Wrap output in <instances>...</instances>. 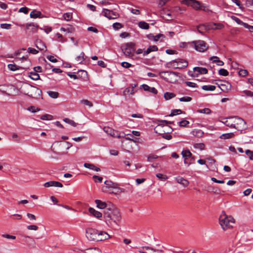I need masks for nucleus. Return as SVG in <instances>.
I'll use <instances>...</instances> for the list:
<instances>
[{"instance_id": "obj_15", "label": "nucleus", "mask_w": 253, "mask_h": 253, "mask_svg": "<svg viewBox=\"0 0 253 253\" xmlns=\"http://www.w3.org/2000/svg\"><path fill=\"white\" fill-rule=\"evenodd\" d=\"M193 71L194 76H198L199 74H206L208 72L207 68L200 67H194Z\"/></svg>"}, {"instance_id": "obj_58", "label": "nucleus", "mask_w": 253, "mask_h": 253, "mask_svg": "<svg viewBox=\"0 0 253 253\" xmlns=\"http://www.w3.org/2000/svg\"><path fill=\"white\" fill-rule=\"evenodd\" d=\"M81 103H83L85 105L88 106L89 107H90L93 106V104L91 102L86 99L81 100Z\"/></svg>"}, {"instance_id": "obj_64", "label": "nucleus", "mask_w": 253, "mask_h": 253, "mask_svg": "<svg viewBox=\"0 0 253 253\" xmlns=\"http://www.w3.org/2000/svg\"><path fill=\"white\" fill-rule=\"evenodd\" d=\"M246 5L248 7H253V0H246Z\"/></svg>"}, {"instance_id": "obj_52", "label": "nucleus", "mask_w": 253, "mask_h": 253, "mask_svg": "<svg viewBox=\"0 0 253 253\" xmlns=\"http://www.w3.org/2000/svg\"><path fill=\"white\" fill-rule=\"evenodd\" d=\"M123 25L120 23L116 22L113 24V28L114 30H117L123 28Z\"/></svg>"}, {"instance_id": "obj_61", "label": "nucleus", "mask_w": 253, "mask_h": 253, "mask_svg": "<svg viewBox=\"0 0 253 253\" xmlns=\"http://www.w3.org/2000/svg\"><path fill=\"white\" fill-rule=\"evenodd\" d=\"M92 178H93V179L94 180V181L95 182H102V180H103V178L101 176H97V175H94L93 176Z\"/></svg>"}, {"instance_id": "obj_50", "label": "nucleus", "mask_w": 253, "mask_h": 253, "mask_svg": "<svg viewBox=\"0 0 253 253\" xmlns=\"http://www.w3.org/2000/svg\"><path fill=\"white\" fill-rule=\"evenodd\" d=\"M52 118V116L49 114H44L41 117V119L42 120H51Z\"/></svg>"}, {"instance_id": "obj_10", "label": "nucleus", "mask_w": 253, "mask_h": 253, "mask_svg": "<svg viewBox=\"0 0 253 253\" xmlns=\"http://www.w3.org/2000/svg\"><path fill=\"white\" fill-rule=\"evenodd\" d=\"M134 50V45L132 43H126L125 47L122 48L125 55L129 57H132L133 56Z\"/></svg>"}, {"instance_id": "obj_35", "label": "nucleus", "mask_w": 253, "mask_h": 253, "mask_svg": "<svg viewBox=\"0 0 253 253\" xmlns=\"http://www.w3.org/2000/svg\"><path fill=\"white\" fill-rule=\"evenodd\" d=\"M95 202L96 204L97 207L99 209H103L106 207V203L102 202L100 200H96Z\"/></svg>"}, {"instance_id": "obj_46", "label": "nucleus", "mask_w": 253, "mask_h": 253, "mask_svg": "<svg viewBox=\"0 0 253 253\" xmlns=\"http://www.w3.org/2000/svg\"><path fill=\"white\" fill-rule=\"evenodd\" d=\"M86 253H101V251L97 248H91L86 250Z\"/></svg>"}, {"instance_id": "obj_53", "label": "nucleus", "mask_w": 253, "mask_h": 253, "mask_svg": "<svg viewBox=\"0 0 253 253\" xmlns=\"http://www.w3.org/2000/svg\"><path fill=\"white\" fill-rule=\"evenodd\" d=\"M182 111L180 109L173 110L171 113L169 114V116H173L176 115L180 114L182 113Z\"/></svg>"}, {"instance_id": "obj_39", "label": "nucleus", "mask_w": 253, "mask_h": 253, "mask_svg": "<svg viewBox=\"0 0 253 253\" xmlns=\"http://www.w3.org/2000/svg\"><path fill=\"white\" fill-rule=\"evenodd\" d=\"M104 184L107 187H108L110 189H112V188H114V186H116L117 184H118L116 183H114L109 180L105 181L104 182Z\"/></svg>"}, {"instance_id": "obj_32", "label": "nucleus", "mask_w": 253, "mask_h": 253, "mask_svg": "<svg viewBox=\"0 0 253 253\" xmlns=\"http://www.w3.org/2000/svg\"><path fill=\"white\" fill-rule=\"evenodd\" d=\"M237 22L243 25L245 28H247V29H248L251 32H252L253 33V26H251V25H249L247 23H244L242 21H241L240 20H239V19L237 18Z\"/></svg>"}, {"instance_id": "obj_40", "label": "nucleus", "mask_w": 253, "mask_h": 253, "mask_svg": "<svg viewBox=\"0 0 253 253\" xmlns=\"http://www.w3.org/2000/svg\"><path fill=\"white\" fill-rule=\"evenodd\" d=\"M197 112L199 113H203L207 115H209L211 113V111L210 109L205 108L202 109H199L197 111Z\"/></svg>"}, {"instance_id": "obj_36", "label": "nucleus", "mask_w": 253, "mask_h": 253, "mask_svg": "<svg viewBox=\"0 0 253 253\" xmlns=\"http://www.w3.org/2000/svg\"><path fill=\"white\" fill-rule=\"evenodd\" d=\"M7 68L12 71H15L21 68V67L17 66L15 64H9L7 65Z\"/></svg>"}, {"instance_id": "obj_2", "label": "nucleus", "mask_w": 253, "mask_h": 253, "mask_svg": "<svg viewBox=\"0 0 253 253\" xmlns=\"http://www.w3.org/2000/svg\"><path fill=\"white\" fill-rule=\"evenodd\" d=\"M219 222L222 229L226 230L233 227L235 219L232 216H228L224 211H222L219 218Z\"/></svg>"}, {"instance_id": "obj_38", "label": "nucleus", "mask_w": 253, "mask_h": 253, "mask_svg": "<svg viewBox=\"0 0 253 253\" xmlns=\"http://www.w3.org/2000/svg\"><path fill=\"white\" fill-rule=\"evenodd\" d=\"M202 88L204 90L213 91L215 89L216 87L213 85H205Z\"/></svg>"}, {"instance_id": "obj_51", "label": "nucleus", "mask_w": 253, "mask_h": 253, "mask_svg": "<svg viewBox=\"0 0 253 253\" xmlns=\"http://www.w3.org/2000/svg\"><path fill=\"white\" fill-rule=\"evenodd\" d=\"M64 19L66 21H70L72 18V13L68 12L63 15Z\"/></svg>"}, {"instance_id": "obj_12", "label": "nucleus", "mask_w": 253, "mask_h": 253, "mask_svg": "<svg viewBox=\"0 0 253 253\" xmlns=\"http://www.w3.org/2000/svg\"><path fill=\"white\" fill-rule=\"evenodd\" d=\"M104 15L109 19H116L119 17V14L113 10L104 8L103 9Z\"/></svg>"}, {"instance_id": "obj_20", "label": "nucleus", "mask_w": 253, "mask_h": 253, "mask_svg": "<svg viewBox=\"0 0 253 253\" xmlns=\"http://www.w3.org/2000/svg\"><path fill=\"white\" fill-rule=\"evenodd\" d=\"M36 47L41 51H45L46 47L45 44L41 40H37L35 42Z\"/></svg>"}, {"instance_id": "obj_4", "label": "nucleus", "mask_w": 253, "mask_h": 253, "mask_svg": "<svg viewBox=\"0 0 253 253\" xmlns=\"http://www.w3.org/2000/svg\"><path fill=\"white\" fill-rule=\"evenodd\" d=\"M167 65L168 67L180 69L186 67L188 66V62L182 59H177L169 62Z\"/></svg>"}, {"instance_id": "obj_37", "label": "nucleus", "mask_w": 253, "mask_h": 253, "mask_svg": "<svg viewBox=\"0 0 253 253\" xmlns=\"http://www.w3.org/2000/svg\"><path fill=\"white\" fill-rule=\"evenodd\" d=\"M138 26L142 29H148L149 28V24L145 21H140L138 23Z\"/></svg>"}, {"instance_id": "obj_6", "label": "nucleus", "mask_w": 253, "mask_h": 253, "mask_svg": "<svg viewBox=\"0 0 253 253\" xmlns=\"http://www.w3.org/2000/svg\"><path fill=\"white\" fill-rule=\"evenodd\" d=\"M181 155L184 158V163L185 164L189 166L195 163L194 157L189 150H183L181 152Z\"/></svg>"}, {"instance_id": "obj_33", "label": "nucleus", "mask_w": 253, "mask_h": 253, "mask_svg": "<svg viewBox=\"0 0 253 253\" xmlns=\"http://www.w3.org/2000/svg\"><path fill=\"white\" fill-rule=\"evenodd\" d=\"M85 54L83 52H82L80 55L75 58V60L77 63L79 64L82 63L85 59Z\"/></svg>"}, {"instance_id": "obj_16", "label": "nucleus", "mask_w": 253, "mask_h": 253, "mask_svg": "<svg viewBox=\"0 0 253 253\" xmlns=\"http://www.w3.org/2000/svg\"><path fill=\"white\" fill-rule=\"evenodd\" d=\"M97 237V242H98L106 240L111 238V237L105 231H98V236Z\"/></svg>"}, {"instance_id": "obj_31", "label": "nucleus", "mask_w": 253, "mask_h": 253, "mask_svg": "<svg viewBox=\"0 0 253 253\" xmlns=\"http://www.w3.org/2000/svg\"><path fill=\"white\" fill-rule=\"evenodd\" d=\"M158 50V48L156 45H151L148 47L147 50L144 52L143 56H146L152 51H156Z\"/></svg>"}, {"instance_id": "obj_26", "label": "nucleus", "mask_w": 253, "mask_h": 253, "mask_svg": "<svg viewBox=\"0 0 253 253\" xmlns=\"http://www.w3.org/2000/svg\"><path fill=\"white\" fill-rule=\"evenodd\" d=\"M134 92L135 89L133 86L128 87L126 88L123 91L124 95L126 97L133 94Z\"/></svg>"}, {"instance_id": "obj_45", "label": "nucleus", "mask_w": 253, "mask_h": 253, "mask_svg": "<svg viewBox=\"0 0 253 253\" xmlns=\"http://www.w3.org/2000/svg\"><path fill=\"white\" fill-rule=\"evenodd\" d=\"M234 136V133L231 132V133H224V134H222L220 136V138H222V139H229V138L233 137Z\"/></svg>"}, {"instance_id": "obj_28", "label": "nucleus", "mask_w": 253, "mask_h": 253, "mask_svg": "<svg viewBox=\"0 0 253 253\" xmlns=\"http://www.w3.org/2000/svg\"><path fill=\"white\" fill-rule=\"evenodd\" d=\"M60 31L66 32L68 33H73L75 31V29L71 25H68L66 27H61Z\"/></svg>"}, {"instance_id": "obj_43", "label": "nucleus", "mask_w": 253, "mask_h": 253, "mask_svg": "<svg viewBox=\"0 0 253 253\" xmlns=\"http://www.w3.org/2000/svg\"><path fill=\"white\" fill-rule=\"evenodd\" d=\"M175 95L174 93H171V92H167L164 94V98L167 100H169V99L173 98L174 97H175Z\"/></svg>"}, {"instance_id": "obj_18", "label": "nucleus", "mask_w": 253, "mask_h": 253, "mask_svg": "<svg viewBox=\"0 0 253 253\" xmlns=\"http://www.w3.org/2000/svg\"><path fill=\"white\" fill-rule=\"evenodd\" d=\"M174 179L178 183L181 184L184 187H187L189 184V182L187 179L180 176L175 177Z\"/></svg>"}, {"instance_id": "obj_42", "label": "nucleus", "mask_w": 253, "mask_h": 253, "mask_svg": "<svg viewBox=\"0 0 253 253\" xmlns=\"http://www.w3.org/2000/svg\"><path fill=\"white\" fill-rule=\"evenodd\" d=\"M48 95L52 98L56 99L59 96V93L56 91H49L47 92Z\"/></svg>"}, {"instance_id": "obj_23", "label": "nucleus", "mask_w": 253, "mask_h": 253, "mask_svg": "<svg viewBox=\"0 0 253 253\" xmlns=\"http://www.w3.org/2000/svg\"><path fill=\"white\" fill-rule=\"evenodd\" d=\"M142 88L145 90L151 92L153 94H156L158 92L157 90L154 87H150L147 84H142Z\"/></svg>"}, {"instance_id": "obj_29", "label": "nucleus", "mask_w": 253, "mask_h": 253, "mask_svg": "<svg viewBox=\"0 0 253 253\" xmlns=\"http://www.w3.org/2000/svg\"><path fill=\"white\" fill-rule=\"evenodd\" d=\"M84 167L85 168L89 169H90L96 171H100V169L99 168L95 167L93 164L85 163L84 165Z\"/></svg>"}, {"instance_id": "obj_25", "label": "nucleus", "mask_w": 253, "mask_h": 253, "mask_svg": "<svg viewBox=\"0 0 253 253\" xmlns=\"http://www.w3.org/2000/svg\"><path fill=\"white\" fill-rule=\"evenodd\" d=\"M210 28H210L205 24L200 25L197 27L198 32L202 34H204L207 31L209 30Z\"/></svg>"}, {"instance_id": "obj_7", "label": "nucleus", "mask_w": 253, "mask_h": 253, "mask_svg": "<svg viewBox=\"0 0 253 253\" xmlns=\"http://www.w3.org/2000/svg\"><path fill=\"white\" fill-rule=\"evenodd\" d=\"M85 235L88 240L97 242L98 230L92 228H88L86 229Z\"/></svg>"}, {"instance_id": "obj_60", "label": "nucleus", "mask_w": 253, "mask_h": 253, "mask_svg": "<svg viewBox=\"0 0 253 253\" xmlns=\"http://www.w3.org/2000/svg\"><path fill=\"white\" fill-rule=\"evenodd\" d=\"M28 110L33 113H36L40 110V109L35 106H31L28 108Z\"/></svg>"}, {"instance_id": "obj_22", "label": "nucleus", "mask_w": 253, "mask_h": 253, "mask_svg": "<svg viewBox=\"0 0 253 253\" xmlns=\"http://www.w3.org/2000/svg\"><path fill=\"white\" fill-rule=\"evenodd\" d=\"M125 190L124 189L120 188L119 187V184H117L116 186H114V188H112V189L109 190V194H113L115 195L118 194L122 192H124Z\"/></svg>"}, {"instance_id": "obj_55", "label": "nucleus", "mask_w": 253, "mask_h": 253, "mask_svg": "<svg viewBox=\"0 0 253 253\" xmlns=\"http://www.w3.org/2000/svg\"><path fill=\"white\" fill-rule=\"evenodd\" d=\"M158 156L156 155H150L147 157V161L150 162H152L154 159L158 158Z\"/></svg>"}, {"instance_id": "obj_8", "label": "nucleus", "mask_w": 253, "mask_h": 253, "mask_svg": "<svg viewBox=\"0 0 253 253\" xmlns=\"http://www.w3.org/2000/svg\"><path fill=\"white\" fill-rule=\"evenodd\" d=\"M192 43L194 45L195 49L199 52H204L208 48L207 44L202 40L195 41Z\"/></svg>"}, {"instance_id": "obj_3", "label": "nucleus", "mask_w": 253, "mask_h": 253, "mask_svg": "<svg viewBox=\"0 0 253 253\" xmlns=\"http://www.w3.org/2000/svg\"><path fill=\"white\" fill-rule=\"evenodd\" d=\"M160 77L166 81L175 83L180 78L179 74L172 71H164L159 73Z\"/></svg>"}, {"instance_id": "obj_24", "label": "nucleus", "mask_w": 253, "mask_h": 253, "mask_svg": "<svg viewBox=\"0 0 253 253\" xmlns=\"http://www.w3.org/2000/svg\"><path fill=\"white\" fill-rule=\"evenodd\" d=\"M219 87L223 92H227L231 89V84L228 82H225L221 84Z\"/></svg>"}, {"instance_id": "obj_5", "label": "nucleus", "mask_w": 253, "mask_h": 253, "mask_svg": "<svg viewBox=\"0 0 253 253\" xmlns=\"http://www.w3.org/2000/svg\"><path fill=\"white\" fill-rule=\"evenodd\" d=\"M159 124L154 128V131L156 133L159 134H163L166 131L164 127H168V124H171V122L166 120L158 121Z\"/></svg>"}, {"instance_id": "obj_48", "label": "nucleus", "mask_w": 253, "mask_h": 253, "mask_svg": "<svg viewBox=\"0 0 253 253\" xmlns=\"http://www.w3.org/2000/svg\"><path fill=\"white\" fill-rule=\"evenodd\" d=\"M64 122L65 123L70 124V125L73 126H76L77 123H76L74 121L70 120L68 118H65L63 120Z\"/></svg>"}, {"instance_id": "obj_34", "label": "nucleus", "mask_w": 253, "mask_h": 253, "mask_svg": "<svg viewBox=\"0 0 253 253\" xmlns=\"http://www.w3.org/2000/svg\"><path fill=\"white\" fill-rule=\"evenodd\" d=\"M211 60L213 62L216 63L217 65L218 66H223L224 65V62L219 60V58L217 56H212L211 58Z\"/></svg>"}, {"instance_id": "obj_14", "label": "nucleus", "mask_w": 253, "mask_h": 253, "mask_svg": "<svg viewBox=\"0 0 253 253\" xmlns=\"http://www.w3.org/2000/svg\"><path fill=\"white\" fill-rule=\"evenodd\" d=\"M22 50H25V49L22 48L20 50H18L17 51H16L13 54H11V55H8L7 57L8 58H14L16 57V58L17 59H22L23 60L27 61L28 60V57L27 56H22V57H20V54Z\"/></svg>"}, {"instance_id": "obj_54", "label": "nucleus", "mask_w": 253, "mask_h": 253, "mask_svg": "<svg viewBox=\"0 0 253 253\" xmlns=\"http://www.w3.org/2000/svg\"><path fill=\"white\" fill-rule=\"evenodd\" d=\"M181 102H190L192 100V98L189 96H184L179 99Z\"/></svg>"}, {"instance_id": "obj_17", "label": "nucleus", "mask_w": 253, "mask_h": 253, "mask_svg": "<svg viewBox=\"0 0 253 253\" xmlns=\"http://www.w3.org/2000/svg\"><path fill=\"white\" fill-rule=\"evenodd\" d=\"M44 186L45 187H56L61 188L63 187V184L58 181H50L45 182L44 184Z\"/></svg>"}, {"instance_id": "obj_1", "label": "nucleus", "mask_w": 253, "mask_h": 253, "mask_svg": "<svg viewBox=\"0 0 253 253\" xmlns=\"http://www.w3.org/2000/svg\"><path fill=\"white\" fill-rule=\"evenodd\" d=\"M106 222L110 225L118 224L121 219L119 211L116 208L107 209L104 214Z\"/></svg>"}, {"instance_id": "obj_47", "label": "nucleus", "mask_w": 253, "mask_h": 253, "mask_svg": "<svg viewBox=\"0 0 253 253\" xmlns=\"http://www.w3.org/2000/svg\"><path fill=\"white\" fill-rule=\"evenodd\" d=\"M30 78L33 80H38L40 79L39 75L36 72H31L30 73Z\"/></svg>"}, {"instance_id": "obj_27", "label": "nucleus", "mask_w": 253, "mask_h": 253, "mask_svg": "<svg viewBox=\"0 0 253 253\" xmlns=\"http://www.w3.org/2000/svg\"><path fill=\"white\" fill-rule=\"evenodd\" d=\"M27 30L29 34H33L37 31V26L33 24H27L26 26Z\"/></svg>"}, {"instance_id": "obj_57", "label": "nucleus", "mask_w": 253, "mask_h": 253, "mask_svg": "<svg viewBox=\"0 0 253 253\" xmlns=\"http://www.w3.org/2000/svg\"><path fill=\"white\" fill-rule=\"evenodd\" d=\"M245 153L250 160H253V151H252L250 150H247L245 151Z\"/></svg>"}, {"instance_id": "obj_30", "label": "nucleus", "mask_w": 253, "mask_h": 253, "mask_svg": "<svg viewBox=\"0 0 253 253\" xmlns=\"http://www.w3.org/2000/svg\"><path fill=\"white\" fill-rule=\"evenodd\" d=\"M191 133L194 136L198 138L202 137L204 133L202 130L198 129H195L193 130Z\"/></svg>"}, {"instance_id": "obj_13", "label": "nucleus", "mask_w": 253, "mask_h": 253, "mask_svg": "<svg viewBox=\"0 0 253 253\" xmlns=\"http://www.w3.org/2000/svg\"><path fill=\"white\" fill-rule=\"evenodd\" d=\"M184 1L186 4L191 6L196 10L202 9L203 4H201L199 1L196 0H184Z\"/></svg>"}, {"instance_id": "obj_44", "label": "nucleus", "mask_w": 253, "mask_h": 253, "mask_svg": "<svg viewBox=\"0 0 253 253\" xmlns=\"http://www.w3.org/2000/svg\"><path fill=\"white\" fill-rule=\"evenodd\" d=\"M223 25L220 23H213L211 26V28L212 29H221Z\"/></svg>"}, {"instance_id": "obj_63", "label": "nucleus", "mask_w": 253, "mask_h": 253, "mask_svg": "<svg viewBox=\"0 0 253 253\" xmlns=\"http://www.w3.org/2000/svg\"><path fill=\"white\" fill-rule=\"evenodd\" d=\"M27 229L29 230L36 231L38 229V227L35 225H30L27 226Z\"/></svg>"}, {"instance_id": "obj_41", "label": "nucleus", "mask_w": 253, "mask_h": 253, "mask_svg": "<svg viewBox=\"0 0 253 253\" xmlns=\"http://www.w3.org/2000/svg\"><path fill=\"white\" fill-rule=\"evenodd\" d=\"M41 15V12L40 11H36V10H33L30 13V17L31 18H36L39 17H40Z\"/></svg>"}, {"instance_id": "obj_59", "label": "nucleus", "mask_w": 253, "mask_h": 253, "mask_svg": "<svg viewBox=\"0 0 253 253\" xmlns=\"http://www.w3.org/2000/svg\"><path fill=\"white\" fill-rule=\"evenodd\" d=\"M11 24L7 23L1 24L0 25L1 28L4 29H10L11 28Z\"/></svg>"}, {"instance_id": "obj_19", "label": "nucleus", "mask_w": 253, "mask_h": 253, "mask_svg": "<svg viewBox=\"0 0 253 253\" xmlns=\"http://www.w3.org/2000/svg\"><path fill=\"white\" fill-rule=\"evenodd\" d=\"M235 117H231L228 118H224L222 121V123L225 124L226 126L232 127L234 122Z\"/></svg>"}, {"instance_id": "obj_21", "label": "nucleus", "mask_w": 253, "mask_h": 253, "mask_svg": "<svg viewBox=\"0 0 253 253\" xmlns=\"http://www.w3.org/2000/svg\"><path fill=\"white\" fill-rule=\"evenodd\" d=\"M88 211L91 215L98 219H100L102 216V213L97 211H96L92 208H89L88 209Z\"/></svg>"}, {"instance_id": "obj_11", "label": "nucleus", "mask_w": 253, "mask_h": 253, "mask_svg": "<svg viewBox=\"0 0 253 253\" xmlns=\"http://www.w3.org/2000/svg\"><path fill=\"white\" fill-rule=\"evenodd\" d=\"M103 130L108 135H109L114 137L121 138L123 137L121 135V133L119 131L113 129L112 128L109 126H104L103 127Z\"/></svg>"}, {"instance_id": "obj_62", "label": "nucleus", "mask_w": 253, "mask_h": 253, "mask_svg": "<svg viewBox=\"0 0 253 253\" xmlns=\"http://www.w3.org/2000/svg\"><path fill=\"white\" fill-rule=\"evenodd\" d=\"M248 71L246 70L241 69L239 71V74L242 77H245L248 75Z\"/></svg>"}, {"instance_id": "obj_56", "label": "nucleus", "mask_w": 253, "mask_h": 253, "mask_svg": "<svg viewBox=\"0 0 253 253\" xmlns=\"http://www.w3.org/2000/svg\"><path fill=\"white\" fill-rule=\"evenodd\" d=\"M194 147L195 148L203 150L205 148V144L203 143H196L194 145Z\"/></svg>"}, {"instance_id": "obj_9", "label": "nucleus", "mask_w": 253, "mask_h": 253, "mask_svg": "<svg viewBox=\"0 0 253 253\" xmlns=\"http://www.w3.org/2000/svg\"><path fill=\"white\" fill-rule=\"evenodd\" d=\"M246 127V122L241 118L235 117L234 122L232 128H234L238 130H242Z\"/></svg>"}, {"instance_id": "obj_49", "label": "nucleus", "mask_w": 253, "mask_h": 253, "mask_svg": "<svg viewBox=\"0 0 253 253\" xmlns=\"http://www.w3.org/2000/svg\"><path fill=\"white\" fill-rule=\"evenodd\" d=\"M218 74L223 76H227L228 75L229 72L226 69L222 68L219 70Z\"/></svg>"}]
</instances>
